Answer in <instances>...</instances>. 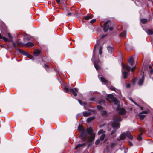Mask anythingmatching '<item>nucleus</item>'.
Wrapping results in <instances>:
<instances>
[{
    "label": "nucleus",
    "mask_w": 153,
    "mask_h": 153,
    "mask_svg": "<svg viewBox=\"0 0 153 153\" xmlns=\"http://www.w3.org/2000/svg\"><path fill=\"white\" fill-rule=\"evenodd\" d=\"M111 100L114 104L117 105L116 110L119 111L118 114L115 115L113 118V120L114 122H120L122 120L121 118L120 117L119 114L122 115L125 117H127L126 112L125 110L123 108H121L120 105L118 104V101L116 97H111Z\"/></svg>",
    "instance_id": "obj_1"
},
{
    "label": "nucleus",
    "mask_w": 153,
    "mask_h": 153,
    "mask_svg": "<svg viewBox=\"0 0 153 153\" xmlns=\"http://www.w3.org/2000/svg\"><path fill=\"white\" fill-rule=\"evenodd\" d=\"M93 131L91 128H88L86 130H83L80 135L81 139L83 140H85L88 135L89 134L90 136L88 138V142L89 143L92 141L95 137V134L93 132Z\"/></svg>",
    "instance_id": "obj_2"
},
{
    "label": "nucleus",
    "mask_w": 153,
    "mask_h": 153,
    "mask_svg": "<svg viewBox=\"0 0 153 153\" xmlns=\"http://www.w3.org/2000/svg\"><path fill=\"white\" fill-rule=\"evenodd\" d=\"M111 125L114 128L111 134L112 136V137H114L116 136V134H114V133L116 132L117 130L119 128L120 126V124L119 123H112Z\"/></svg>",
    "instance_id": "obj_3"
},
{
    "label": "nucleus",
    "mask_w": 153,
    "mask_h": 153,
    "mask_svg": "<svg viewBox=\"0 0 153 153\" xmlns=\"http://www.w3.org/2000/svg\"><path fill=\"white\" fill-rule=\"evenodd\" d=\"M126 136L127 137L131 139H132L133 138V137L131 134L129 132H127L126 133H123L120 136V139H117V140L119 141L120 139H124Z\"/></svg>",
    "instance_id": "obj_4"
},
{
    "label": "nucleus",
    "mask_w": 153,
    "mask_h": 153,
    "mask_svg": "<svg viewBox=\"0 0 153 153\" xmlns=\"http://www.w3.org/2000/svg\"><path fill=\"white\" fill-rule=\"evenodd\" d=\"M63 90L65 92L67 93L70 91V92L75 96L77 95V92L78 91V90L76 88H71L69 90L68 88L65 87L63 88Z\"/></svg>",
    "instance_id": "obj_5"
},
{
    "label": "nucleus",
    "mask_w": 153,
    "mask_h": 153,
    "mask_svg": "<svg viewBox=\"0 0 153 153\" xmlns=\"http://www.w3.org/2000/svg\"><path fill=\"white\" fill-rule=\"evenodd\" d=\"M109 21H108L105 23L103 27V30L104 32L107 31L109 29L110 31H112L113 30V28L112 27H110L109 28Z\"/></svg>",
    "instance_id": "obj_6"
},
{
    "label": "nucleus",
    "mask_w": 153,
    "mask_h": 153,
    "mask_svg": "<svg viewBox=\"0 0 153 153\" xmlns=\"http://www.w3.org/2000/svg\"><path fill=\"white\" fill-rule=\"evenodd\" d=\"M121 65L122 66V69H125V68H126V70L128 71H129L130 70L131 68L129 66H126L125 65L123 64V63H122Z\"/></svg>",
    "instance_id": "obj_7"
},
{
    "label": "nucleus",
    "mask_w": 153,
    "mask_h": 153,
    "mask_svg": "<svg viewBox=\"0 0 153 153\" xmlns=\"http://www.w3.org/2000/svg\"><path fill=\"white\" fill-rule=\"evenodd\" d=\"M18 51L21 54L23 55L27 56H29V54L27 52H25L23 50H21L20 49H18Z\"/></svg>",
    "instance_id": "obj_8"
},
{
    "label": "nucleus",
    "mask_w": 153,
    "mask_h": 153,
    "mask_svg": "<svg viewBox=\"0 0 153 153\" xmlns=\"http://www.w3.org/2000/svg\"><path fill=\"white\" fill-rule=\"evenodd\" d=\"M8 36L9 38V40L10 41L13 43V45L14 47L15 48H16V46L15 43L13 42L12 39L13 37L11 34L10 33H8Z\"/></svg>",
    "instance_id": "obj_9"
},
{
    "label": "nucleus",
    "mask_w": 153,
    "mask_h": 153,
    "mask_svg": "<svg viewBox=\"0 0 153 153\" xmlns=\"http://www.w3.org/2000/svg\"><path fill=\"white\" fill-rule=\"evenodd\" d=\"M93 16L91 14H88L87 16H84L83 17V19L86 20H88L90 19H91Z\"/></svg>",
    "instance_id": "obj_10"
},
{
    "label": "nucleus",
    "mask_w": 153,
    "mask_h": 153,
    "mask_svg": "<svg viewBox=\"0 0 153 153\" xmlns=\"http://www.w3.org/2000/svg\"><path fill=\"white\" fill-rule=\"evenodd\" d=\"M144 75H143L141 79H140L138 82L139 85H141L144 82Z\"/></svg>",
    "instance_id": "obj_11"
},
{
    "label": "nucleus",
    "mask_w": 153,
    "mask_h": 153,
    "mask_svg": "<svg viewBox=\"0 0 153 153\" xmlns=\"http://www.w3.org/2000/svg\"><path fill=\"white\" fill-rule=\"evenodd\" d=\"M128 62L131 65H133L134 63L133 58L132 57H130L128 59Z\"/></svg>",
    "instance_id": "obj_12"
},
{
    "label": "nucleus",
    "mask_w": 153,
    "mask_h": 153,
    "mask_svg": "<svg viewBox=\"0 0 153 153\" xmlns=\"http://www.w3.org/2000/svg\"><path fill=\"white\" fill-rule=\"evenodd\" d=\"M99 78L100 79V80L102 82L106 84V83H108V81L105 78H104L103 77H100V76H98Z\"/></svg>",
    "instance_id": "obj_13"
},
{
    "label": "nucleus",
    "mask_w": 153,
    "mask_h": 153,
    "mask_svg": "<svg viewBox=\"0 0 153 153\" xmlns=\"http://www.w3.org/2000/svg\"><path fill=\"white\" fill-rule=\"evenodd\" d=\"M110 89H111V90L114 91L115 92L118 93L119 94L120 93V91L119 90L116 89L113 86H111L110 87Z\"/></svg>",
    "instance_id": "obj_14"
},
{
    "label": "nucleus",
    "mask_w": 153,
    "mask_h": 153,
    "mask_svg": "<svg viewBox=\"0 0 153 153\" xmlns=\"http://www.w3.org/2000/svg\"><path fill=\"white\" fill-rule=\"evenodd\" d=\"M91 114V113L89 111H86L83 112V115L85 117L89 116Z\"/></svg>",
    "instance_id": "obj_15"
},
{
    "label": "nucleus",
    "mask_w": 153,
    "mask_h": 153,
    "mask_svg": "<svg viewBox=\"0 0 153 153\" xmlns=\"http://www.w3.org/2000/svg\"><path fill=\"white\" fill-rule=\"evenodd\" d=\"M22 45L23 46H33L34 45L33 44L32 42H28L25 44V45Z\"/></svg>",
    "instance_id": "obj_16"
},
{
    "label": "nucleus",
    "mask_w": 153,
    "mask_h": 153,
    "mask_svg": "<svg viewBox=\"0 0 153 153\" xmlns=\"http://www.w3.org/2000/svg\"><path fill=\"white\" fill-rule=\"evenodd\" d=\"M114 48L112 47L108 46V51L110 53H111L114 50Z\"/></svg>",
    "instance_id": "obj_17"
},
{
    "label": "nucleus",
    "mask_w": 153,
    "mask_h": 153,
    "mask_svg": "<svg viewBox=\"0 0 153 153\" xmlns=\"http://www.w3.org/2000/svg\"><path fill=\"white\" fill-rule=\"evenodd\" d=\"M128 73L126 71H123L122 72V75L124 79H126L127 77Z\"/></svg>",
    "instance_id": "obj_18"
},
{
    "label": "nucleus",
    "mask_w": 153,
    "mask_h": 153,
    "mask_svg": "<svg viewBox=\"0 0 153 153\" xmlns=\"http://www.w3.org/2000/svg\"><path fill=\"white\" fill-rule=\"evenodd\" d=\"M40 51L38 50H36L34 52V54L36 55V56H37L39 54Z\"/></svg>",
    "instance_id": "obj_19"
},
{
    "label": "nucleus",
    "mask_w": 153,
    "mask_h": 153,
    "mask_svg": "<svg viewBox=\"0 0 153 153\" xmlns=\"http://www.w3.org/2000/svg\"><path fill=\"white\" fill-rule=\"evenodd\" d=\"M126 32L123 31L120 34V36L122 37H124L126 36Z\"/></svg>",
    "instance_id": "obj_20"
},
{
    "label": "nucleus",
    "mask_w": 153,
    "mask_h": 153,
    "mask_svg": "<svg viewBox=\"0 0 153 153\" xmlns=\"http://www.w3.org/2000/svg\"><path fill=\"white\" fill-rule=\"evenodd\" d=\"M141 22L143 23H145L147 21V20L146 19H140Z\"/></svg>",
    "instance_id": "obj_21"
},
{
    "label": "nucleus",
    "mask_w": 153,
    "mask_h": 153,
    "mask_svg": "<svg viewBox=\"0 0 153 153\" xmlns=\"http://www.w3.org/2000/svg\"><path fill=\"white\" fill-rule=\"evenodd\" d=\"M94 65L95 68L97 70H98L99 69V66L97 64L96 62H95L94 63Z\"/></svg>",
    "instance_id": "obj_22"
},
{
    "label": "nucleus",
    "mask_w": 153,
    "mask_h": 153,
    "mask_svg": "<svg viewBox=\"0 0 153 153\" xmlns=\"http://www.w3.org/2000/svg\"><path fill=\"white\" fill-rule=\"evenodd\" d=\"M105 132V131H104L102 129H101L98 132V134L100 135L101 134L104 133Z\"/></svg>",
    "instance_id": "obj_23"
},
{
    "label": "nucleus",
    "mask_w": 153,
    "mask_h": 153,
    "mask_svg": "<svg viewBox=\"0 0 153 153\" xmlns=\"http://www.w3.org/2000/svg\"><path fill=\"white\" fill-rule=\"evenodd\" d=\"M147 33L149 34H153V30H148L147 31Z\"/></svg>",
    "instance_id": "obj_24"
},
{
    "label": "nucleus",
    "mask_w": 153,
    "mask_h": 153,
    "mask_svg": "<svg viewBox=\"0 0 153 153\" xmlns=\"http://www.w3.org/2000/svg\"><path fill=\"white\" fill-rule=\"evenodd\" d=\"M105 103V101L104 100L101 99L99 101V104H103Z\"/></svg>",
    "instance_id": "obj_25"
},
{
    "label": "nucleus",
    "mask_w": 153,
    "mask_h": 153,
    "mask_svg": "<svg viewBox=\"0 0 153 153\" xmlns=\"http://www.w3.org/2000/svg\"><path fill=\"white\" fill-rule=\"evenodd\" d=\"M94 117H89V118H88L87 120V121L88 122H90V121H91L92 120L94 119Z\"/></svg>",
    "instance_id": "obj_26"
},
{
    "label": "nucleus",
    "mask_w": 153,
    "mask_h": 153,
    "mask_svg": "<svg viewBox=\"0 0 153 153\" xmlns=\"http://www.w3.org/2000/svg\"><path fill=\"white\" fill-rule=\"evenodd\" d=\"M105 134H102L100 137V140H103L105 138Z\"/></svg>",
    "instance_id": "obj_27"
},
{
    "label": "nucleus",
    "mask_w": 153,
    "mask_h": 153,
    "mask_svg": "<svg viewBox=\"0 0 153 153\" xmlns=\"http://www.w3.org/2000/svg\"><path fill=\"white\" fill-rule=\"evenodd\" d=\"M75 15V14L74 13H71L69 12L68 13L67 16H74Z\"/></svg>",
    "instance_id": "obj_28"
},
{
    "label": "nucleus",
    "mask_w": 153,
    "mask_h": 153,
    "mask_svg": "<svg viewBox=\"0 0 153 153\" xmlns=\"http://www.w3.org/2000/svg\"><path fill=\"white\" fill-rule=\"evenodd\" d=\"M86 144V143H84L83 144H79L77 145V146H78L79 147H80L83 146L84 145H85Z\"/></svg>",
    "instance_id": "obj_29"
},
{
    "label": "nucleus",
    "mask_w": 153,
    "mask_h": 153,
    "mask_svg": "<svg viewBox=\"0 0 153 153\" xmlns=\"http://www.w3.org/2000/svg\"><path fill=\"white\" fill-rule=\"evenodd\" d=\"M102 47H100L99 49V54H101L102 53Z\"/></svg>",
    "instance_id": "obj_30"
},
{
    "label": "nucleus",
    "mask_w": 153,
    "mask_h": 153,
    "mask_svg": "<svg viewBox=\"0 0 153 153\" xmlns=\"http://www.w3.org/2000/svg\"><path fill=\"white\" fill-rule=\"evenodd\" d=\"M97 107L99 110H101L103 109L102 107L100 105H97Z\"/></svg>",
    "instance_id": "obj_31"
},
{
    "label": "nucleus",
    "mask_w": 153,
    "mask_h": 153,
    "mask_svg": "<svg viewBox=\"0 0 153 153\" xmlns=\"http://www.w3.org/2000/svg\"><path fill=\"white\" fill-rule=\"evenodd\" d=\"M139 116L140 119H143L146 116L145 115H140Z\"/></svg>",
    "instance_id": "obj_32"
},
{
    "label": "nucleus",
    "mask_w": 153,
    "mask_h": 153,
    "mask_svg": "<svg viewBox=\"0 0 153 153\" xmlns=\"http://www.w3.org/2000/svg\"><path fill=\"white\" fill-rule=\"evenodd\" d=\"M143 134L141 133H140L138 136V139L139 140H142V137L141 135Z\"/></svg>",
    "instance_id": "obj_33"
},
{
    "label": "nucleus",
    "mask_w": 153,
    "mask_h": 153,
    "mask_svg": "<svg viewBox=\"0 0 153 153\" xmlns=\"http://www.w3.org/2000/svg\"><path fill=\"white\" fill-rule=\"evenodd\" d=\"M107 112L105 111H103L102 112L101 114L102 115H104L106 114Z\"/></svg>",
    "instance_id": "obj_34"
},
{
    "label": "nucleus",
    "mask_w": 153,
    "mask_h": 153,
    "mask_svg": "<svg viewBox=\"0 0 153 153\" xmlns=\"http://www.w3.org/2000/svg\"><path fill=\"white\" fill-rule=\"evenodd\" d=\"M79 102L80 104L82 105H85V103L84 102H83L80 101H79Z\"/></svg>",
    "instance_id": "obj_35"
},
{
    "label": "nucleus",
    "mask_w": 153,
    "mask_h": 153,
    "mask_svg": "<svg viewBox=\"0 0 153 153\" xmlns=\"http://www.w3.org/2000/svg\"><path fill=\"white\" fill-rule=\"evenodd\" d=\"M100 142V140L99 139H98L96 141L95 144L96 145H98L99 144Z\"/></svg>",
    "instance_id": "obj_36"
},
{
    "label": "nucleus",
    "mask_w": 153,
    "mask_h": 153,
    "mask_svg": "<svg viewBox=\"0 0 153 153\" xmlns=\"http://www.w3.org/2000/svg\"><path fill=\"white\" fill-rule=\"evenodd\" d=\"M44 68H45L47 70V68H48L49 67V66L46 65V64H45L44 65Z\"/></svg>",
    "instance_id": "obj_37"
},
{
    "label": "nucleus",
    "mask_w": 153,
    "mask_h": 153,
    "mask_svg": "<svg viewBox=\"0 0 153 153\" xmlns=\"http://www.w3.org/2000/svg\"><path fill=\"white\" fill-rule=\"evenodd\" d=\"M130 100L131 101H132V102H133L136 105H137L138 106V105L136 104V103L133 100V99L131 98H130Z\"/></svg>",
    "instance_id": "obj_38"
},
{
    "label": "nucleus",
    "mask_w": 153,
    "mask_h": 153,
    "mask_svg": "<svg viewBox=\"0 0 153 153\" xmlns=\"http://www.w3.org/2000/svg\"><path fill=\"white\" fill-rule=\"evenodd\" d=\"M96 19H93L91 20L90 21V22L91 23H93L94 22L96 21Z\"/></svg>",
    "instance_id": "obj_39"
},
{
    "label": "nucleus",
    "mask_w": 153,
    "mask_h": 153,
    "mask_svg": "<svg viewBox=\"0 0 153 153\" xmlns=\"http://www.w3.org/2000/svg\"><path fill=\"white\" fill-rule=\"evenodd\" d=\"M100 45V43L99 42H97V44L95 45L94 48H95L96 47H98Z\"/></svg>",
    "instance_id": "obj_40"
},
{
    "label": "nucleus",
    "mask_w": 153,
    "mask_h": 153,
    "mask_svg": "<svg viewBox=\"0 0 153 153\" xmlns=\"http://www.w3.org/2000/svg\"><path fill=\"white\" fill-rule=\"evenodd\" d=\"M22 44L21 43L19 42H18L17 43V45L18 46H20Z\"/></svg>",
    "instance_id": "obj_41"
},
{
    "label": "nucleus",
    "mask_w": 153,
    "mask_h": 153,
    "mask_svg": "<svg viewBox=\"0 0 153 153\" xmlns=\"http://www.w3.org/2000/svg\"><path fill=\"white\" fill-rule=\"evenodd\" d=\"M141 113L147 114V112L146 111H143L142 112H141Z\"/></svg>",
    "instance_id": "obj_42"
},
{
    "label": "nucleus",
    "mask_w": 153,
    "mask_h": 153,
    "mask_svg": "<svg viewBox=\"0 0 153 153\" xmlns=\"http://www.w3.org/2000/svg\"><path fill=\"white\" fill-rule=\"evenodd\" d=\"M115 145V143L114 142H112L111 143V146L113 147Z\"/></svg>",
    "instance_id": "obj_43"
},
{
    "label": "nucleus",
    "mask_w": 153,
    "mask_h": 153,
    "mask_svg": "<svg viewBox=\"0 0 153 153\" xmlns=\"http://www.w3.org/2000/svg\"><path fill=\"white\" fill-rule=\"evenodd\" d=\"M135 67H133L131 69V71L132 72H133L134 71V70L135 69Z\"/></svg>",
    "instance_id": "obj_44"
},
{
    "label": "nucleus",
    "mask_w": 153,
    "mask_h": 153,
    "mask_svg": "<svg viewBox=\"0 0 153 153\" xmlns=\"http://www.w3.org/2000/svg\"><path fill=\"white\" fill-rule=\"evenodd\" d=\"M130 84L129 83L128 84L126 85V87L127 88H128L130 87Z\"/></svg>",
    "instance_id": "obj_45"
},
{
    "label": "nucleus",
    "mask_w": 153,
    "mask_h": 153,
    "mask_svg": "<svg viewBox=\"0 0 153 153\" xmlns=\"http://www.w3.org/2000/svg\"><path fill=\"white\" fill-rule=\"evenodd\" d=\"M129 144L130 146H133V144L131 142L129 141Z\"/></svg>",
    "instance_id": "obj_46"
},
{
    "label": "nucleus",
    "mask_w": 153,
    "mask_h": 153,
    "mask_svg": "<svg viewBox=\"0 0 153 153\" xmlns=\"http://www.w3.org/2000/svg\"><path fill=\"white\" fill-rule=\"evenodd\" d=\"M78 128L79 131H82V128L81 127L80 128L79 127H78Z\"/></svg>",
    "instance_id": "obj_47"
},
{
    "label": "nucleus",
    "mask_w": 153,
    "mask_h": 153,
    "mask_svg": "<svg viewBox=\"0 0 153 153\" xmlns=\"http://www.w3.org/2000/svg\"><path fill=\"white\" fill-rule=\"evenodd\" d=\"M150 72L152 74L153 73V69H150Z\"/></svg>",
    "instance_id": "obj_48"
},
{
    "label": "nucleus",
    "mask_w": 153,
    "mask_h": 153,
    "mask_svg": "<svg viewBox=\"0 0 153 153\" xmlns=\"http://www.w3.org/2000/svg\"><path fill=\"white\" fill-rule=\"evenodd\" d=\"M31 59H32L33 60H34V58L33 56H31V57L30 58Z\"/></svg>",
    "instance_id": "obj_49"
},
{
    "label": "nucleus",
    "mask_w": 153,
    "mask_h": 153,
    "mask_svg": "<svg viewBox=\"0 0 153 153\" xmlns=\"http://www.w3.org/2000/svg\"><path fill=\"white\" fill-rule=\"evenodd\" d=\"M106 36V35H103L102 36V37H101V38H102L105 37Z\"/></svg>",
    "instance_id": "obj_50"
},
{
    "label": "nucleus",
    "mask_w": 153,
    "mask_h": 153,
    "mask_svg": "<svg viewBox=\"0 0 153 153\" xmlns=\"http://www.w3.org/2000/svg\"><path fill=\"white\" fill-rule=\"evenodd\" d=\"M149 68L150 69H152V67L150 65L149 66Z\"/></svg>",
    "instance_id": "obj_51"
},
{
    "label": "nucleus",
    "mask_w": 153,
    "mask_h": 153,
    "mask_svg": "<svg viewBox=\"0 0 153 153\" xmlns=\"http://www.w3.org/2000/svg\"><path fill=\"white\" fill-rule=\"evenodd\" d=\"M78 148H79V147H78V146H77V145L76 147H75V149H77Z\"/></svg>",
    "instance_id": "obj_52"
},
{
    "label": "nucleus",
    "mask_w": 153,
    "mask_h": 153,
    "mask_svg": "<svg viewBox=\"0 0 153 153\" xmlns=\"http://www.w3.org/2000/svg\"><path fill=\"white\" fill-rule=\"evenodd\" d=\"M91 146V144H89L88 146V147H89L90 146Z\"/></svg>",
    "instance_id": "obj_53"
},
{
    "label": "nucleus",
    "mask_w": 153,
    "mask_h": 153,
    "mask_svg": "<svg viewBox=\"0 0 153 153\" xmlns=\"http://www.w3.org/2000/svg\"><path fill=\"white\" fill-rule=\"evenodd\" d=\"M107 141V140L106 139H105L104 141L105 142H106Z\"/></svg>",
    "instance_id": "obj_54"
},
{
    "label": "nucleus",
    "mask_w": 153,
    "mask_h": 153,
    "mask_svg": "<svg viewBox=\"0 0 153 153\" xmlns=\"http://www.w3.org/2000/svg\"><path fill=\"white\" fill-rule=\"evenodd\" d=\"M140 108H141V110H143V108H142V107H140Z\"/></svg>",
    "instance_id": "obj_55"
},
{
    "label": "nucleus",
    "mask_w": 153,
    "mask_h": 153,
    "mask_svg": "<svg viewBox=\"0 0 153 153\" xmlns=\"http://www.w3.org/2000/svg\"><path fill=\"white\" fill-rule=\"evenodd\" d=\"M110 96H112V95H110Z\"/></svg>",
    "instance_id": "obj_56"
}]
</instances>
